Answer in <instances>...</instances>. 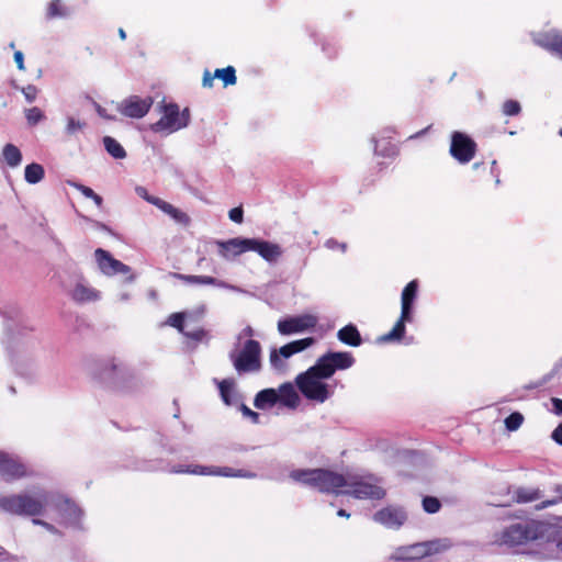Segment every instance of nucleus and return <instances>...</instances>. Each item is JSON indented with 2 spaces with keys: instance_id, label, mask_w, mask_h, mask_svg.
<instances>
[{
  "instance_id": "obj_56",
  "label": "nucleus",
  "mask_w": 562,
  "mask_h": 562,
  "mask_svg": "<svg viewBox=\"0 0 562 562\" xmlns=\"http://www.w3.org/2000/svg\"><path fill=\"white\" fill-rule=\"evenodd\" d=\"M33 524H34V525L43 526V527H45L46 529H49V530H50V529H53V526H52V525H49L48 522H46V521H44V520H41V519H36V518H34V519H33Z\"/></svg>"
},
{
  "instance_id": "obj_58",
  "label": "nucleus",
  "mask_w": 562,
  "mask_h": 562,
  "mask_svg": "<svg viewBox=\"0 0 562 562\" xmlns=\"http://www.w3.org/2000/svg\"><path fill=\"white\" fill-rule=\"evenodd\" d=\"M91 200H93V202L98 205V206H101L102 203H103V199L101 195L94 193V195H92Z\"/></svg>"
},
{
  "instance_id": "obj_50",
  "label": "nucleus",
  "mask_w": 562,
  "mask_h": 562,
  "mask_svg": "<svg viewBox=\"0 0 562 562\" xmlns=\"http://www.w3.org/2000/svg\"><path fill=\"white\" fill-rule=\"evenodd\" d=\"M74 187L78 191H80L86 198H89V199H91L92 195H94V193H95L91 188L80 184V183H74Z\"/></svg>"
},
{
  "instance_id": "obj_44",
  "label": "nucleus",
  "mask_w": 562,
  "mask_h": 562,
  "mask_svg": "<svg viewBox=\"0 0 562 562\" xmlns=\"http://www.w3.org/2000/svg\"><path fill=\"white\" fill-rule=\"evenodd\" d=\"M183 335L193 340V341H202L205 337H206V331L203 329V328H199L196 330H193V331H184Z\"/></svg>"
},
{
  "instance_id": "obj_47",
  "label": "nucleus",
  "mask_w": 562,
  "mask_h": 562,
  "mask_svg": "<svg viewBox=\"0 0 562 562\" xmlns=\"http://www.w3.org/2000/svg\"><path fill=\"white\" fill-rule=\"evenodd\" d=\"M22 92L29 102H33L37 97L38 90L35 86L29 85L22 89Z\"/></svg>"
},
{
  "instance_id": "obj_55",
  "label": "nucleus",
  "mask_w": 562,
  "mask_h": 562,
  "mask_svg": "<svg viewBox=\"0 0 562 562\" xmlns=\"http://www.w3.org/2000/svg\"><path fill=\"white\" fill-rule=\"evenodd\" d=\"M14 61L16 63V66L20 70L24 69V57L22 52L16 50L14 53Z\"/></svg>"
},
{
  "instance_id": "obj_60",
  "label": "nucleus",
  "mask_w": 562,
  "mask_h": 562,
  "mask_svg": "<svg viewBox=\"0 0 562 562\" xmlns=\"http://www.w3.org/2000/svg\"><path fill=\"white\" fill-rule=\"evenodd\" d=\"M555 492L559 493V501L562 502V485H558Z\"/></svg>"
},
{
  "instance_id": "obj_43",
  "label": "nucleus",
  "mask_w": 562,
  "mask_h": 562,
  "mask_svg": "<svg viewBox=\"0 0 562 562\" xmlns=\"http://www.w3.org/2000/svg\"><path fill=\"white\" fill-rule=\"evenodd\" d=\"M228 217L234 223L241 224L243 221H244V210H243V206L240 205V206L232 209L228 212Z\"/></svg>"
},
{
  "instance_id": "obj_17",
  "label": "nucleus",
  "mask_w": 562,
  "mask_h": 562,
  "mask_svg": "<svg viewBox=\"0 0 562 562\" xmlns=\"http://www.w3.org/2000/svg\"><path fill=\"white\" fill-rule=\"evenodd\" d=\"M171 473H190V474H218L223 476H247L241 470L234 471L232 468L224 467L216 471H211L202 465H176L170 470Z\"/></svg>"
},
{
  "instance_id": "obj_10",
  "label": "nucleus",
  "mask_w": 562,
  "mask_h": 562,
  "mask_svg": "<svg viewBox=\"0 0 562 562\" xmlns=\"http://www.w3.org/2000/svg\"><path fill=\"white\" fill-rule=\"evenodd\" d=\"M151 105L153 99L150 97L140 98L138 95H131L119 104L117 110L124 116L140 119L149 112Z\"/></svg>"
},
{
  "instance_id": "obj_23",
  "label": "nucleus",
  "mask_w": 562,
  "mask_h": 562,
  "mask_svg": "<svg viewBox=\"0 0 562 562\" xmlns=\"http://www.w3.org/2000/svg\"><path fill=\"white\" fill-rule=\"evenodd\" d=\"M337 338L340 342L351 346L359 347L362 344L361 335L353 324H348L337 331Z\"/></svg>"
},
{
  "instance_id": "obj_53",
  "label": "nucleus",
  "mask_w": 562,
  "mask_h": 562,
  "mask_svg": "<svg viewBox=\"0 0 562 562\" xmlns=\"http://www.w3.org/2000/svg\"><path fill=\"white\" fill-rule=\"evenodd\" d=\"M136 192H137V194H138L140 198H143L144 200H146L148 203H149V200H150V199H159L158 196H154V195L149 194V193L147 192V190H146L145 188H143V187H138V188L136 189Z\"/></svg>"
},
{
  "instance_id": "obj_15",
  "label": "nucleus",
  "mask_w": 562,
  "mask_h": 562,
  "mask_svg": "<svg viewBox=\"0 0 562 562\" xmlns=\"http://www.w3.org/2000/svg\"><path fill=\"white\" fill-rule=\"evenodd\" d=\"M250 251L257 252L267 262L274 263L283 255V249L280 245L268 241L251 238Z\"/></svg>"
},
{
  "instance_id": "obj_39",
  "label": "nucleus",
  "mask_w": 562,
  "mask_h": 562,
  "mask_svg": "<svg viewBox=\"0 0 562 562\" xmlns=\"http://www.w3.org/2000/svg\"><path fill=\"white\" fill-rule=\"evenodd\" d=\"M25 117H26L27 124L30 126H34L37 123H40L45 117V115L40 108L33 106L31 109L25 110Z\"/></svg>"
},
{
  "instance_id": "obj_22",
  "label": "nucleus",
  "mask_w": 562,
  "mask_h": 562,
  "mask_svg": "<svg viewBox=\"0 0 562 562\" xmlns=\"http://www.w3.org/2000/svg\"><path fill=\"white\" fill-rule=\"evenodd\" d=\"M173 277L182 282L189 284H203V285H214L218 288H226V283L222 280H218L214 277L210 276H194V274H182V273H173Z\"/></svg>"
},
{
  "instance_id": "obj_9",
  "label": "nucleus",
  "mask_w": 562,
  "mask_h": 562,
  "mask_svg": "<svg viewBox=\"0 0 562 562\" xmlns=\"http://www.w3.org/2000/svg\"><path fill=\"white\" fill-rule=\"evenodd\" d=\"M124 366L116 357L100 358L93 361L92 372L100 380H115L122 375Z\"/></svg>"
},
{
  "instance_id": "obj_64",
  "label": "nucleus",
  "mask_w": 562,
  "mask_h": 562,
  "mask_svg": "<svg viewBox=\"0 0 562 562\" xmlns=\"http://www.w3.org/2000/svg\"><path fill=\"white\" fill-rule=\"evenodd\" d=\"M559 135L562 137V127L559 131Z\"/></svg>"
},
{
  "instance_id": "obj_11",
  "label": "nucleus",
  "mask_w": 562,
  "mask_h": 562,
  "mask_svg": "<svg viewBox=\"0 0 562 562\" xmlns=\"http://www.w3.org/2000/svg\"><path fill=\"white\" fill-rule=\"evenodd\" d=\"M316 324L317 318L315 316L305 314L279 321L278 330L282 335H291L314 328Z\"/></svg>"
},
{
  "instance_id": "obj_52",
  "label": "nucleus",
  "mask_w": 562,
  "mask_h": 562,
  "mask_svg": "<svg viewBox=\"0 0 562 562\" xmlns=\"http://www.w3.org/2000/svg\"><path fill=\"white\" fill-rule=\"evenodd\" d=\"M551 402L553 406V413L555 415H562V400L558 397H552Z\"/></svg>"
},
{
  "instance_id": "obj_29",
  "label": "nucleus",
  "mask_w": 562,
  "mask_h": 562,
  "mask_svg": "<svg viewBox=\"0 0 562 562\" xmlns=\"http://www.w3.org/2000/svg\"><path fill=\"white\" fill-rule=\"evenodd\" d=\"M293 355L294 353L292 351L290 344H286V345L282 346L279 350H277V349L271 350L270 357H269L270 363L274 369H278V370L283 369L284 363L281 358L286 359Z\"/></svg>"
},
{
  "instance_id": "obj_49",
  "label": "nucleus",
  "mask_w": 562,
  "mask_h": 562,
  "mask_svg": "<svg viewBox=\"0 0 562 562\" xmlns=\"http://www.w3.org/2000/svg\"><path fill=\"white\" fill-rule=\"evenodd\" d=\"M240 411L244 414V416L250 417L255 423L258 422L259 414L254 412V411H251L247 405L241 404L240 405Z\"/></svg>"
},
{
  "instance_id": "obj_21",
  "label": "nucleus",
  "mask_w": 562,
  "mask_h": 562,
  "mask_svg": "<svg viewBox=\"0 0 562 562\" xmlns=\"http://www.w3.org/2000/svg\"><path fill=\"white\" fill-rule=\"evenodd\" d=\"M537 43L546 50L557 55L562 59V33H544L537 40Z\"/></svg>"
},
{
  "instance_id": "obj_8",
  "label": "nucleus",
  "mask_w": 562,
  "mask_h": 562,
  "mask_svg": "<svg viewBox=\"0 0 562 562\" xmlns=\"http://www.w3.org/2000/svg\"><path fill=\"white\" fill-rule=\"evenodd\" d=\"M476 153V143L462 132L451 135L450 155L460 164L470 162Z\"/></svg>"
},
{
  "instance_id": "obj_12",
  "label": "nucleus",
  "mask_w": 562,
  "mask_h": 562,
  "mask_svg": "<svg viewBox=\"0 0 562 562\" xmlns=\"http://www.w3.org/2000/svg\"><path fill=\"white\" fill-rule=\"evenodd\" d=\"M251 238L235 237L228 240H216L218 255L226 259H234L244 252L250 251Z\"/></svg>"
},
{
  "instance_id": "obj_31",
  "label": "nucleus",
  "mask_w": 562,
  "mask_h": 562,
  "mask_svg": "<svg viewBox=\"0 0 562 562\" xmlns=\"http://www.w3.org/2000/svg\"><path fill=\"white\" fill-rule=\"evenodd\" d=\"M214 76L223 82L225 88L237 82L236 69L233 66L215 69Z\"/></svg>"
},
{
  "instance_id": "obj_28",
  "label": "nucleus",
  "mask_w": 562,
  "mask_h": 562,
  "mask_svg": "<svg viewBox=\"0 0 562 562\" xmlns=\"http://www.w3.org/2000/svg\"><path fill=\"white\" fill-rule=\"evenodd\" d=\"M70 11V7L66 4V0H53L46 9V19L65 18Z\"/></svg>"
},
{
  "instance_id": "obj_3",
  "label": "nucleus",
  "mask_w": 562,
  "mask_h": 562,
  "mask_svg": "<svg viewBox=\"0 0 562 562\" xmlns=\"http://www.w3.org/2000/svg\"><path fill=\"white\" fill-rule=\"evenodd\" d=\"M46 507V497L30 494H11L0 497V509L16 516H40Z\"/></svg>"
},
{
  "instance_id": "obj_4",
  "label": "nucleus",
  "mask_w": 562,
  "mask_h": 562,
  "mask_svg": "<svg viewBox=\"0 0 562 562\" xmlns=\"http://www.w3.org/2000/svg\"><path fill=\"white\" fill-rule=\"evenodd\" d=\"M228 357L238 374L254 373L261 369V346L255 339H248L239 351H232Z\"/></svg>"
},
{
  "instance_id": "obj_45",
  "label": "nucleus",
  "mask_w": 562,
  "mask_h": 562,
  "mask_svg": "<svg viewBox=\"0 0 562 562\" xmlns=\"http://www.w3.org/2000/svg\"><path fill=\"white\" fill-rule=\"evenodd\" d=\"M417 547L422 549L420 553L423 555H428L438 551V543L434 541L420 543Z\"/></svg>"
},
{
  "instance_id": "obj_61",
  "label": "nucleus",
  "mask_w": 562,
  "mask_h": 562,
  "mask_svg": "<svg viewBox=\"0 0 562 562\" xmlns=\"http://www.w3.org/2000/svg\"><path fill=\"white\" fill-rule=\"evenodd\" d=\"M119 35H120L121 40H125L126 38V33H125V31L123 29L119 30Z\"/></svg>"
},
{
  "instance_id": "obj_18",
  "label": "nucleus",
  "mask_w": 562,
  "mask_h": 562,
  "mask_svg": "<svg viewBox=\"0 0 562 562\" xmlns=\"http://www.w3.org/2000/svg\"><path fill=\"white\" fill-rule=\"evenodd\" d=\"M347 486H350L351 490L347 491L346 493L349 495H352L356 498H372V499H381L384 497L385 492L380 486H376L374 484L366 483V482H355V483H348Z\"/></svg>"
},
{
  "instance_id": "obj_59",
  "label": "nucleus",
  "mask_w": 562,
  "mask_h": 562,
  "mask_svg": "<svg viewBox=\"0 0 562 562\" xmlns=\"http://www.w3.org/2000/svg\"><path fill=\"white\" fill-rule=\"evenodd\" d=\"M337 515H338L339 517H346V518H348V517L350 516V515H349L345 509H339V510L337 512Z\"/></svg>"
},
{
  "instance_id": "obj_30",
  "label": "nucleus",
  "mask_w": 562,
  "mask_h": 562,
  "mask_svg": "<svg viewBox=\"0 0 562 562\" xmlns=\"http://www.w3.org/2000/svg\"><path fill=\"white\" fill-rule=\"evenodd\" d=\"M3 158L8 166L15 168L22 161L21 150L13 144H7L2 149Z\"/></svg>"
},
{
  "instance_id": "obj_48",
  "label": "nucleus",
  "mask_w": 562,
  "mask_h": 562,
  "mask_svg": "<svg viewBox=\"0 0 562 562\" xmlns=\"http://www.w3.org/2000/svg\"><path fill=\"white\" fill-rule=\"evenodd\" d=\"M215 76L214 74H211L210 70L205 69L202 77V86L204 88H212L214 82Z\"/></svg>"
},
{
  "instance_id": "obj_40",
  "label": "nucleus",
  "mask_w": 562,
  "mask_h": 562,
  "mask_svg": "<svg viewBox=\"0 0 562 562\" xmlns=\"http://www.w3.org/2000/svg\"><path fill=\"white\" fill-rule=\"evenodd\" d=\"M315 342V339L313 337H306L299 340H293L290 344L293 353L301 352L305 350L306 348L311 347Z\"/></svg>"
},
{
  "instance_id": "obj_38",
  "label": "nucleus",
  "mask_w": 562,
  "mask_h": 562,
  "mask_svg": "<svg viewBox=\"0 0 562 562\" xmlns=\"http://www.w3.org/2000/svg\"><path fill=\"white\" fill-rule=\"evenodd\" d=\"M423 509L428 514H436L441 508L440 501L435 496H425L422 502Z\"/></svg>"
},
{
  "instance_id": "obj_36",
  "label": "nucleus",
  "mask_w": 562,
  "mask_h": 562,
  "mask_svg": "<svg viewBox=\"0 0 562 562\" xmlns=\"http://www.w3.org/2000/svg\"><path fill=\"white\" fill-rule=\"evenodd\" d=\"M505 427L509 431H516L524 423V416L519 412H514L505 418Z\"/></svg>"
},
{
  "instance_id": "obj_34",
  "label": "nucleus",
  "mask_w": 562,
  "mask_h": 562,
  "mask_svg": "<svg viewBox=\"0 0 562 562\" xmlns=\"http://www.w3.org/2000/svg\"><path fill=\"white\" fill-rule=\"evenodd\" d=\"M221 398L226 405L233 404L232 394L234 391L235 382L233 379H224L217 383Z\"/></svg>"
},
{
  "instance_id": "obj_6",
  "label": "nucleus",
  "mask_w": 562,
  "mask_h": 562,
  "mask_svg": "<svg viewBox=\"0 0 562 562\" xmlns=\"http://www.w3.org/2000/svg\"><path fill=\"white\" fill-rule=\"evenodd\" d=\"M162 116L154 124L150 130L155 133L167 132L172 133L188 126L190 121L189 109L180 112L178 104L168 103L161 106Z\"/></svg>"
},
{
  "instance_id": "obj_42",
  "label": "nucleus",
  "mask_w": 562,
  "mask_h": 562,
  "mask_svg": "<svg viewBox=\"0 0 562 562\" xmlns=\"http://www.w3.org/2000/svg\"><path fill=\"white\" fill-rule=\"evenodd\" d=\"M86 125V122H81L75 117H68L66 131L68 134H75L76 132L83 130Z\"/></svg>"
},
{
  "instance_id": "obj_46",
  "label": "nucleus",
  "mask_w": 562,
  "mask_h": 562,
  "mask_svg": "<svg viewBox=\"0 0 562 562\" xmlns=\"http://www.w3.org/2000/svg\"><path fill=\"white\" fill-rule=\"evenodd\" d=\"M389 147L385 149H380V144L376 140L374 146V153L381 156H393L396 153V148L391 143H387Z\"/></svg>"
},
{
  "instance_id": "obj_32",
  "label": "nucleus",
  "mask_w": 562,
  "mask_h": 562,
  "mask_svg": "<svg viewBox=\"0 0 562 562\" xmlns=\"http://www.w3.org/2000/svg\"><path fill=\"white\" fill-rule=\"evenodd\" d=\"M103 144L106 151L115 159H123L126 157V151L123 146L113 137L105 136L103 138Z\"/></svg>"
},
{
  "instance_id": "obj_37",
  "label": "nucleus",
  "mask_w": 562,
  "mask_h": 562,
  "mask_svg": "<svg viewBox=\"0 0 562 562\" xmlns=\"http://www.w3.org/2000/svg\"><path fill=\"white\" fill-rule=\"evenodd\" d=\"M502 112L506 116H517L521 112V105L518 101L509 99L503 103Z\"/></svg>"
},
{
  "instance_id": "obj_5",
  "label": "nucleus",
  "mask_w": 562,
  "mask_h": 562,
  "mask_svg": "<svg viewBox=\"0 0 562 562\" xmlns=\"http://www.w3.org/2000/svg\"><path fill=\"white\" fill-rule=\"evenodd\" d=\"M325 379L312 366L305 372L300 373L295 382L301 393L307 400L324 403L330 396L327 384L321 381Z\"/></svg>"
},
{
  "instance_id": "obj_27",
  "label": "nucleus",
  "mask_w": 562,
  "mask_h": 562,
  "mask_svg": "<svg viewBox=\"0 0 562 562\" xmlns=\"http://www.w3.org/2000/svg\"><path fill=\"white\" fill-rule=\"evenodd\" d=\"M71 297L79 303L94 301L99 297L98 292L82 283H78L71 292Z\"/></svg>"
},
{
  "instance_id": "obj_20",
  "label": "nucleus",
  "mask_w": 562,
  "mask_h": 562,
  "mask_svg": "<svg viewBox=\"0 0 562 562\" xmlns=\"http://www.w3.org/2000/svg\"><path fill=\"white\" fill-rule=\"evenodd\" d=\"M417 293H418V281L417 280H412L403 289L402 296H401V303H402L401 312L403 313V318H413L412 317L413 305H414L415 300L417 299Z\"/></svg>"
},
{
  "instance_id": "obj_19",
  "label": "nucleus",
  "mask_w": 562,
  "mask_h": 562,
  "mask_svg": "<svg viewBox=\"0 0 562 562\" xmlns=\"http://www.w3.org/2000/svg\"><path fill=\"white\" fill-rule=\"evenodd\" d=\"M149 203L158 207L165 214L169 215L176 223L183 226L190 225V216L186 212L175 207L169 202H166L162 199H150Z\"/></svg>"
},
{
  "instance_id": "obj_35",
  "label": "nucleus",
  "mask_w": 562,
  "mask_h": 562,
  "mask_svg": "<svg viewBox=\"0 0 562 562\" xmlns=\"http://www.w3.org/2000/svg\"><path fill=\"white\" fill-rule=\"evenodd\" d=\"M540 498L538 490L518 488L515 493V499L518 503H529Z\"/></svg>"
},
{
  "instance_id": "obj_57",
  "label": "nucleus",
  "mask_w": 562,
  "mask_h": 562,
  "mask_svg": "<svg viewBox=\"0 0 562 562\" xmlns=\"http://www.w3.org/2000/svg\"><path fill=\"white\" fill-rule=\"evenodd\" d=\"M97 112H98V114H99L100 116H102V117H104V119H108V120H111V119H112V116L108 115V114H106V112H105V110H104L102 106H100V105H97Z\"/></svg>"
},
{
  "instance_id": "obj_41",
  "label": "nucleus",
  "mask_w": 562,
  "mask_h": 562,
  "mask_svg": "<svg viewBox=\"0 0 562 562\" xmlns=\"http://www.w3.org/2000/svg\"><path fill=\"white\" fill-rule=\"evenodd\" d=\"M167 323L171 327L178 329L181 334L184 333V326H183L184 314L183 313H172V314H170L169 317H168Z\"/></svg>"
},
{
  "instance_id": "obj_54",
  "label": "nucleus",
  "mask_w": 562,
  "mask_h": 562,
  "mask_svg": "<svg viewBox=\"0 0 562 562\" xmlns=\"http://www.w3.org/2000/svg\"><path fill=\"white\" fill-rule=\"evenodd\" d=\"M56 506L58 508H60L61 506H65L69 509H72L74 512L77 509V506L75 505V503H72L69 498H61L57 504Z\"/></svg>"
},
{
  "instance_id": "obj_13",
  "label": "nucleus",
  "mask_w": 562,
  "mask_h": 562,
  "mask_svg": "<svg viewBox=\"0 0 562 562\" xmlns=\"http://www.w3.org/2000/svg\"><path fill=\"white\" fill-rule=\"evenodd\" d=\"M27 475L26 467L19 460L0 452V476L5 481L19 480Z\"/></svg>"
},
{
  "instance_id": "obj_62",
  "label": "nucleus",
  "mask_w": 562,
  "mask_h": 562,
  "mask_svg": "<svg viewBox=\"0 0 562 562\" xmlns=\"http://www.w3.org/2000/svg\"><path fill=\"white\" fill-rule=\"evenodd\" d=\"M245 333L248 335V336H251L252 335V328L251 327H247L245 329Z\"/></svg>"
},
{
  "instance_id": "obj_14",
  "label": "nucleus",
  "mask_w": 562,
  "mask_h": 562,
  "mask_svg": "<svg viewBox=\"0 0 562 562\" xmlns=\"http://www.w3.org/2000/svg\"><path fill=\"white\" fill-rule=\"evenodd\" d=\"M94 257L101 271L108 276L117 273H127L130 267L116 260L111 254L102 248H98L94 251Z\"/></svg>"
},
{
  "instance_id": "obj_24",
  "label": "nucleus",
  "mask_w": 562,
  "mask_h": 562,
  "mask_svg": "<svg viewBox=\"0 0 562 562\" xmlns=\"http://www.w3.org/2000/svg\"><path fill=\"white\" fill-rule=\"evenodd\" d=\"M279 402L289 408H296L300 404V396L291 383L280 385Z\"/></svg>"
},
{
  "instance_id": "obj_1",
  "label": "nucleus",
  "mask_w": 562,
  "mask_h": 562,
  "mask_svg": "<svg viewBox=\"0 0 562 562\" xmlns=\"http://www.w3.org/2000/svg\"><path fill=\"white\" fill-rule=\"evenodd\" d=\"M550 526L541 520L525 518L506 526L495 535V543L517 548L530 543H540L549 539Z\"/></svg>"
},
{
  "instance_id": "obj_33",
  "label": "nucleus",
  "mask_w": 562,
  "mask_h": 562,
  "mask_svg": "<svg viewBox=\"0 0 562 562\" xmlns=\"http://www.w3.org/2000/svg\"><path fill=\"white\" fill-rule=\"evenodd\" d=\"M44 168L36 162L30 164L25 167L24 177L26 182L35 184L44 178Z\"/></svg>"
},
{
  "instance_id": "obj_7",
  "label": "nucleus",
  "mask_w": 562,
  "mask_h": 562,
  "mask_svg": "<svg viewBox=\"0 0 562 562\" xmlns=\"http://www.w3.org/2000/svg\"><path fill=\"white\" fill-rule=\"evenodd\" d=\"M356 360L348 351H328L319 357L314 364V370L324 378H331L337 370H347L355 364Z\"/></svg>"
},
{
  "instance_id": "obj_16",
  "label": "nucleus",
  "mask_w": 562,
  "mask_h": 562,
  "mask_svg": "<svg viewBox=\"0 0 562 562\" xmlns=\"http://www.w3.org/2000/svg\"><path fill=\"white\" fill-rule=\"evenodd\" d=\"M374 520L387 528H400L406 520L405 512L400 507L389 506L374 514Z\"/></svg>"
},
{
  "instance_id": "obj_26",
  "label": "nucleus",
  "mask_w": 562,
  "mask_h": 562,
  "mask_svg": "<svg viewBox=\"0 0 562 562\" xmlns=\"http://www.w3.org/2000/svg\"><path fill=\"white\" fill-rule=\"evenodd\" d=\"M411 321L412 318H403V313L401 312V316L394 324L393 328L387 334L381 336L380 341H400L404 337L406 331L405 323Z\"/></svg>"
},
{
  "instance_id": "obj_25",
  "label": "nucleus",
  "mask_w": 562,
  "mask_h": 562,
  "mask_svg": "<svg viewBox=\"0 0 562 562\" xmlns=\"http://www.w3.org/2000/svg\"><path fill=\"white\" fill-rule=\"evenodd\" d=\"M278 402V392L274 389H265L256 394L254 405L258 409H267L274 406Z\"/></svg>"
},
{
  "instance_id": "obj_2",
  "label": "nucleus",
  "mask_w": 562,
  "mask_h": 562,
  "mask_svg": "<svg viewBox=\"0 0 562 562\" xmlns=\"http://www.w3.org/2000/svg\"><path fill=\"white\" fill-rule=\"evenodd\" d=\"M290 476L300 483L312 486L322 493L339 494V488L348 485L345 475L325 469L295 470Z\"/></svg>"
},
{
  "instance_id": "obj_63",
  "label": "nucleus",
  "mask_w": 562,
  "mask_h": 562,
  "mask_svg": "<svg viewBox=\"0 0 562 562\" xmlns=\"http://www.w3.org/2000/svg\"><path fill=\"white\" fill-rule=\"evenodd\" d=\"M555 503H557V501H550V502H548V504H555Z\"/></svg>"
},
{
  "instance_id": "obj_51",
  "label": "nucleus",
  "mask_w": 562,
  "mask_h": 562,
  "mask_svg": "<svg viewBox=\"0 0 562 562\" xmlns=\"http://www.w3.org/2000/svg\"><path fill=\"white\" fill-rule=\"evenodd\" d=\"M552 439L562 446V423L552 431Z\"/></svg>"
}]
</instances>
